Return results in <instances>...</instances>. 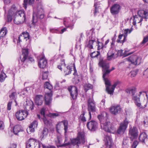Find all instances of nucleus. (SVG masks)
<instances>
[{
	"mask_svg": "<svg viewBox=\"0 0 148 148\" xmlns=\"http://www.w3.org/2000/svg\"><path fill=\"white\" fill-rule=\"evenodd\" d=\"M106 116H104L102 114L98 116L97 117L100 122L101 128L108 132L114 133L116 131V129L110 122Z\"/></svg>",
	"mask_w": 148,
	"mask_h": 148,
	"instance_id": "nucleus-1",
	"label": "nucleus"
},
{
	"mask_svg": "<svg viewBox=\"0 0 148 148\" xmlns=\"http://www.w3.org/2000/svg\"><path fill=\"white\" fill-rule=\"evenodd\" d=\"M18 10L15 4L11 6L8 12L7 16V20L8 22H10L12 20V17L16 18L18 16Z\"/></svg>",
	"mask_w": 148,
	"mask_h": 148,
	"instance_id": "nucleus-2",
	"label": "nucleus"
},
{
	"mask_svg": "<svg viewBox=\"0 0 148 148\" xmlns=\"http://www.w3.org/2000/svg\"><path fill=\"white\" fill-rule=\"evenodd\" d=\"M85 142L84 134L83 132H79L77 138L71 140V143L73 145H76L77 148L79 147L81 143H84Z\"/></svg>",
	"mask_w": 148,
	"mask_h": 148,
	"instance_id": "nucleus-3",
	"label": "nucleus"
},
{
	"mask_svg": "<svg viewBox=\"0 0 148 148\" xmlns=\"http://www.w3.org/2000/svg\"><path fill=\"white\" fill-rule=\"evenodd\" d=\"M88 110L90 116V119L91 118V112H95L96 111L95 103L93 98H89L87 101Z\"/></svg>",
	"mask_w": 148,
	"mask_h": 148,
	"instance_id": "nucleus-4",
	"label": "nucleus"
},
{
	"mask_svg": "<svg viewBox=\"0 0 148 148\" xmlns=\"http://www.w3.org/2000/svg\"><path fill=\"white\" fill-rule=\"evenodd\" d=\"M145 92L144 91H141L139 93V94L138 95H135L133 96V99L135 101V103L136 105L140 108H144L146 106V104L144 106L142 105L140 103L138 102L140 101V96L141 95L143 96L144 95V94Z\"/></svg>",
	"mask_w": 148,
	"mask_h": 148,
	"instance_id": "nucleus-5",
	"label": "nucleus"
},
{
	"mask_svg": "<svg viewBox=\"0 0 148 148\" xmlns=\"http://www.w3.org/2000/svg\"><path fill=\"white\" fill-rule=\"evenodd\" d=\"M128 124V122L126 119H125L123 122L121 123L117 130V133L121 134H123L127 129Z\"/></svg>",
	"mask_w": 148,
	"mask_h": 148,
	"instance_id": "nucleus-6",
	"label": "nucleus"
},
{
	"mask_svg": "<svg viewBox=\"0 0 148 148\" xmlns=\"http://www.w3.org/2000/svg\"><path fill=\"white\" fill-rule=\"evenodd\" d=\"M44 17V12L42 9H40L38 10L37 12H34L33 16V22L36 21L37 18L42 19Z\"/></svg>",
	"mask_w": 148,
	"mask_h": 148,
	"instance_id": "nucleus-7",
	"label": "nucleus"
},
{
	"mask_svg": "<svg viewBox=\"0 0 148 148\" xmlns=\"http://www.w3.org/2000/svg\"><path fill=\"white\" fill-rule=\"evenodd\" d=\"M127 60L132 64L134 65H139L141 62V58L136 55H133L130 56Z\"/></svg>",
	"mask_w": 148,
	"mask_h": 148,
	"instance_id": "nucleus-8",
	"label": "nucleus"
},
{
	"mask_svg": "<svg viewBox=\"0 0 148 148\" xmlns=\"http://www.w3.org/2000/svg\"><path fill=\"white\" fill-rule=\"evenodd\" d=\"M87 126L89 130L92 131H94L97 128L98 123L96 121H91L87 122Z\"/></svg>",
	"mask_w": 148,
	"mask_h": 148,
	"instance_id": "nucleus-9",
	"label": "nucleus"
},
{
	"mask_svg": "<svg viewBox=\"0 0 148 148\" xmlns=\"http://www.w3.org/2000/svg\"><path fill=\"white\" fill-rule=\"evenodd\" d=\"M70 92L71 95L73 99H76L78 95L77 89V87L74 86H70L68 88Z\"/></svg>",
	"mask_w": 148,
	"mask_h": 148,
	"instance_id": "nucleus-10",
	"label": "nucleus"
},
{
	"mask_svg": "<svg viewBox=\"0 0 148 148\" xmlns=\"http://www.w3.org/2000/svg\"><path fill=\"white\" fill-rule=\"evenodd\" d=\"M122 110L121 106L119 105L112 106L110 109L111 113L114 115H116L120 113Z\"/></svg>",
	"mask_w": 148,
	"mask_h": 148,
	"instance_id": "nucleus-11",
	"label": "nucleus"
},
{
	"mask_svg": "<svg viewBox=\"0 0 148 148\" xmlns=\"http://www.w3.org/2000/svg\"><path fill=\"white\" fill-rule=\"evenodd\" d=\"M120 8V6L119 5L114 4L110 8V12L113 15L117 14L119 13Z\"/></svg>",
	"mask_w": 148,
	"mask_h": 148,
	"instance_id": "nucleus-12",
	"label": "nucleus"
},
{
	"mask_svg": "<svg viewBox=\"0 0 148 148\" xmlns=\"http://www.w3.org/2000/svg\"><path fill=\"white\" fill-rule=\"evenodd\" d=\"M105 144L107 147L109 146V148H110L112 144V140L110 134L105 135L104 139Z\"/></svg>",
	"mask_w": 148,
	"mask_h": 148,
	"instance_id": "nucleus-13",
	"label": "nucleus"
},
{
	"mask_svg": "<svg viewBox=\"0 0 148 148\" xmlns=\"http://www.w3.org/2000/svg\"><path fill=\"white\" fill-rule=\"evenodd\" d=\"M47 64V60L45 56H42L40 58L38 62V66L41 68L44 69L46 67Z\"/></svg>",
	"mask_w": 148,
	"mask_h": 148,
	"instance_id": "nucleus-14",
	"label": "nucleus"
},
{
	"mask_svg": "<svg viewBox=\"0 0 148 148\" xmlns=\"http://www.w3.org/2000/svg\"><path fill=\"white\" fill-rule=\"evenodd\" d=\"M38 143L36 140L30 138L29 139L28 142L26 145L27 148H35Z\"/></svg>",
	"mask_w": 148,
	"mask_h": 148,
	"instance_id": "nucleus-15",
	"label": "nucleus"
},
{
	"mask_svg": "<svg viewBox=\"0 0 148 148\" xmlns=\"http://www.w3.org/2000/svg\"><path fill=\"white\" fill-rule=\"evenodd\" d=\"M34 103L32 101L27 100L26 103L24 105L25 110L27 111L29 110H32L34 108Z\"/></svg>",
	"mask_w": 148,
	"mask_h": 148,
	"instance_id": "nucleus-16",
	"label": "nucleus"
},
{
	"mask_svg": "<svg viewBox=\"0 0 148 148\" xmlns=\"http://www.w3.org/2000/svg\"><path fill=\"white\" fill-rule=\"evenodd\" d=\"M38 125L37 121H34L29 126V128L27 129V131L28 134L33 132L35 131V128L37 127Z\"/></svg>",
	"mask_w": 148,
	"mask_h": 148,
	"instance_id": "nucleus-17",
	"label": "nucleus"
},
{
	"mask_svg": "<svg viewBox=\"0 0 148 148\" xmlns=\"http://www.w3.org/2000/svg\"><path fill=\"white\" fill-rule=\"evenodd\" d=\"M58 141H56L57 146L58 147H62L64 146H66L70 145L71 143L68 142L67 143H65L61 145L62 142V137L60 135L58 136L57 137Z\"/></svg>",
	"mask_w": 148,
	"mask_h": 148,
	"instance_id": "nucleus-18",
	"label": "nucleus"
},
{
	"mask_svg": "<svg viewBox=\"0 0 148 148\" xmlns=\"http://www.w3.org/2000/svg\"><path fill=\"white\" fill-rule=\"evenodd\" d=\"M52 94L51 92L46 93L45 96V103L46 105L49 106L52 101Z\"/></svg>",
	"mask_w": 148,
	"mask_h": 148,
	"instance_id": "nucleus-19",
	"label": "nucleus"
},
{
	"mask_svg": "<svg viewBox=\"0 0 148 148\" xmlns=\"http://www.w3.org/2000/svg\"><path fill=\"white\" fill-rule=\"evenodd\" d=\"M74 73L73 75L75 76V77L73 80V82L75 84H77L80 82V79L81 78L80 75H78L77 73V70L75 65L73 66Z\"/></svg>",
	"mask_w": 148,
	"mask_h": 148,
	"instance_id": "nucleus-20",
	"label": "nucleus"
},
{
	"mask_svg": "<svg viewBox=\"0 0 148 148\" xmlns=\"http://www.w3.org/2000/svg\"><path fill=\"white\" fill-rule=\"evenodd\" d=\"M133 24L135 25L136 23H140L143 20L142 16L139 15L138 11V15L133 16Z\"/></svg>",
	"mask_w": 148,
	"mask_h": 148,
	"instance_id": "nucleus-21",
	"label": "nucleus"
},
{
	"mask_svg": "<svg viewBox=\"0 0 148 148\" xmlns=\"http://www.w3.org/2000/svg\"><path fill=\"white\" fill-rule=\"evenodd\" d=\"M22 58L21 59V61L24 62L27 58L29 51L27 48L22 49Z\"/></svg>",
	"mask_w": 148,
	"mask_h": 148,
	"instance_id": "nucleus-22",
	"label": "nucleus"
},
{
	"mask_svg": "<svg viewBox=\"0 0 148 148\" xmlns=\"http://www.w3.org/2000/svg\"><path fill=\"white\" fill-rule=\"evenodd\" d=\"M44 97L42 95H37L35 97V103L38 106L42 105L43 102Z\"/></svg>",
	"mask_w": 148,
	"mask_h": 148,
	"instance_id": "nucleus-23",
	"label": "nucleus"
},
{
	"mask_svg": "<svg viewBox=\"0 0 148 148\" xmlns=\"http://www.w3.org/2000/svg\"><path fill=\"white\" fill-rule=\"evenodd\" d=\"M138 133L137 129L136 127H134L130 128L129 134L134 138H137L138 135Z\"/></svg>",
	"mask_w": 148,
	"mask_h": 148,
	"instance_id": "nucleus-24",
	"label": "nucleus"
},
{
	"mask_svg": "<svg viewBox=\"0 0 148 148\" xmlns=\"http://www.w3.org/2000/svg\"><path fill=\"white\" fill-rule=\"evenodd\" d=\"M120 82L119 81H117L114 82V84L110 88L109 87H107L106 91L110 95L113 94L115 87L117 85L120 84Z\"/></svg>",
	"mask_w": 148,
	"mask_h": 148,
	"instance_id": "nucleus-25",
	"label": "nucleus"
},
{
	"mask_svg": "<svg viewBox=\"0 0 148 148\" xmlns=\"http://www.w3.org/2000/svg\"><path fill=\"white\" fill-rule=\"evenodd\" d=\"M25 20V15L24 11L23 10H19V20H20V23H23Z\"/></svg>",
	"mask_w": 148,
	"mask_h": 148,
	"instance_id": "nucleus-26",
	"label": "nucleus"
},
{
	"mask_svg": "<svg viewBox=\"0 0 148 148\" xmlns=\"http://www.w3.org/2000/svg\"><path fill=\"white\" fill-rule=\"evenodd\" d=\"M27 111L25 110H21V112L19 111V121H21L24 119L28 114Z\"/></svg>",
	"mask_w": 148,
	"mask_h": 148,
	"instance_id": "nucleus-27",
	"label": "nucleus"
},
{
	"mask_svg": "<svg viewBox=\"0 0 148 148\" xmlns=\"http://www.w3.org/2000/svg\"><path fill=\"white\" fill-rule=\"evenodd\" d=\"M114 50L110 49L107 53V59L109 60H110L112 59H114L117 57L116 55H114Z\"/></svg>",
	"mask_w": 148,
	"mask_h": 148,
	"instance_id": "nucleus-28",
	"label": "nucleus"
},
{
	"mask_svg": "<svg viewBox=\"0 0 148 148\" xmlns=\"http://www.w3.org/2000/svg\"><path fill=\"white\" fill-rule=\"evenodd\" d=\"M123 51L122 50H118L117 52V55L116 56H117V57L118 56H126L131 55L133 53H128V51L126 50L125 51L124 53H123Z\"/></svg>",
	"mask_w": 148,
	"mask_h": 148,
	"instance_id": "nucleus-29",
	"label": "nucleus"
},
{
	"mask_svg": "<svg viewBox=\"0 0 148 148\" xmlns=\"http://www.w3.org/2000/svg\"><path fill=\"white\" fill-rule=\"evenodd\" d=\"M138 13L139 15L142 16L143 19L148 18V11L144 10H140L138 11Z\"/></svg>",
	"mask_w": 148,
	"mask_h": 148,
	"instance_id": "nucleus-30",
	"label": "nucleus"
},
{
	"mask_svg": "<svg viewBox=\"0 0 148 148\" xmlns=\"http://www.w3.org/2000/svg\"><path fill=\"white\" fill-rule=\"evenodd\" d=\"M73 67L72 66L70 65H69L66 67H64V72L65 75H69L71 73Z\"/></svg>",
	"mask_w": 148,
	"mask_h": 148,
	"instance_id": "nucleus-31",
	"label": "nucleus"
},
{
	"mask_svg": "<svg viewBox=\"0 0 148 148\" xmlns=\"http://www.w3.org/2000/svg\"><path fill=\"white\" fill-rule=\"evenodd\" d=\"M70 20L69 18H64V24L67 27H69L71 29L73 28V25H70L69 23V21Z\"/></svg>",
	"mask_w": 148,
	"mask_h": 148,
	"instance_id": "nucleus-32",
	"label": "nucleus"
},
{
	"mask_svg": "<svg viewBox=\"0 0 148 148\" xmlns=\"http://www.w3.org/2000/svg\"><path fill=\"white\" fill-rule=\"evenodd\" d=\"M123 34H121L119 36L118 39L117 40L116 42L118 43H121L123 44L126 41V35L123 36Z\"/></svg>",
	"mask_w": 148,
	"mask_h": 148,
	"instance_id": "nucleus-33",
	"label": "nucleus"
},
{
	"mask_svg": "<svg viewBox=\"0 0 148 148\" xmlns=\"http://www.w3.org/2000/svg\"><path fill=\"white\" fill-rule=\"evenodd\" d=\"M24 0L23 3V6L24 8L26 9L27 8V5L28 4L29 5H32L34 3V0Z\"/></svg>",
	"mask_w": 148,
	"mask_h": 148,
	"instance_id": "nucleus-34",
	"label": "nucleus"
},
{
	"mask_svg": "<svg viewBox=\"0 0 148 148\" xmlns=\"http://www.w3.org/2000/svg\"><path fill=\"white\" fill-rule=\"evenodd\" d=\"M99 65L105 69H108L109 68V64L106 63L104 61H101L99 62Z\"/></svg>",
	"mask_w": 148,
	"mask_h": 148,
	"instance_id": "nucleus-35",
	"label": "nucleus"
},
{
	"mask_svg": "<svg viewBox=\"0 0 148 148\" xmlns=\"http://www.w3.org/2000/svg\"><path fill=\"white\" fill-rule=\"evenodd\" d=\"M147 136L145 133H142L140 134L139 139L140 141L143 143L145 142V140L147 138Z\"/></svg>",
	"mask_w": 148,
	"mask_h": 148,
	"instance_id": "nucleus-36",
	"label": "nucleus"
},
{
	"mask_svg": "<svg viewBox=\"0 0 148 148\" xmlns=\"http://www.w3.org/2000/svg\"><path fill=\"white\" fill-rule=\"evenodd\" d=\"M7 31L6 27L2 28L0 31V39L5 36L7 34Z\"/></svg>",
	"mask_w": 148,
	"mask_h": 148,
	"instance_id": "nucleus-37",
	"label": "nucleus"
},
{
	"mask_svg": "<svg viewBox=\"0 0 148 148\" xmlns=\"http://www.w3.org/2000/svg\"><path fill=\"white\" fill-rule=\"evenodd\" d=\"M90 39L87 45V47L90 49H92L93 48V43L96 41L94 39H92V38H91Z\"/></svg>",
	"mask_w": 148,
	"mask_h": 148,
	"instance_id": "nucleus-38",
	"label": "nucleus"
},
{
	"mask_svg": "<svg viewBox=\"0 0 148 148\" xmlns=\"http://www.w3.org/2000/svg\"><path fill=\"white\" fill-rule=\"evenodd\" d=\"M148 41V34L144 37L142 41L140 43L139 46L140 47L143 46L145 43Z\"/></svg>",
	"mask_w": 148,
	"mask_h": 148,
	"instance_id": "nucleus-39",
	"label": "nucleus"
},
{
	"mask_svg": "<svg viewBox=\"0 0 148 148\" xmlns=\"http://www.w3.org/2000/svg\"><path fill=\"white\" fill-rule=\"evenodd\" d=\"M23 36L24 39H25L27 38L28 39H29V33L26 32H23L22 34H20L19 35V37L20 36ZM20 41H21L20 40V38H19V42H20Z\"/></svg>",
	"mask_w": 148,
	"mask_h": 148,
	"instance_id": "nucleus-40",
	"label": "nucleus"
},
{
	"mask_svg": "<svg viewBox=\"0 0 148 148\" xmlns=\"http://www.w3.org/2000/svg\"><path fill=\"white\" fill-rule=\"evenodd\" d=\"M6 75L5 73L2 71L0 74V81L1 82H3L6 77Z\"/></svg>",
	"mask_w": 148,
	"mask_h": 148,
	"instance_id": "nucleus-41",
	"label": "nucleus"
},
{
	"mask_svg": "<svg viewBox=\"0 0 148 148\" xmlns=\"http://www.w3.org/2000/svg\"><path fill=\"white\" fill-rule=\"evenodd\" d=\"M59 115L60 114L59 112L56 113H50L48 114L49 116L51 118H55Z\"/></svg>",
	"mask_w": 148,
	"mask_h": 148,
	"instance_id": "nucleus-42",
	"label": "nucleus"
},
{
	"mask_svg": "<svg viewBox=\"0 0 148 148\" xmlns=\"http://www.w3.org/2000/svg\"><path fill=\"white\" fill-rule=\"evenodd\" d=\"M44 86L45 88L48 89L50 90L52 89V85L48 82H46Z\"/></svg>",
	"mask_w": 148,
	"mask_h": 148,
	"instance_id": "nucleus-43",
	"label": "nucleus"
},
{
	"mask_svg": "<svg viewBox=\"0 0 148 148\" xmlns=\"http://www.w3.org/2000/svg\"><path fill=\"white\" fill-rule=\"evenodd\" d=\"M100 55V53L99 51H94L91 53L90 54V56L92 58H95L97 57Z\"/></svg>",
	"mask_w": 148,
	"mask_h": 148,
	"instance_id": "nucleus-44",
	"label": "nucleus"
},
{
	"mask_svg": "<svg viewBox=\"0 0 148 148\" xmlns=\"http://www.w3.org/2000/svg\"><path fill=\"white\" fill-rule=\"evenodd\" d=\"M103 79L105 81V84L106 85V90L107 87H109L111 86V83L109 80L107 78L104 77Z\"/></svg>",
	"mask_w": 148,
	"mask_h": 148,
	"instance_id": "nucleus-45",
	"label": "nucleus"
},
{
	"mask_svg": "<svg viewBox=\"0 0 148 148\" xmlns=\"http://www.w3.org/2000/svg\"><path fill=\"white\" fill-rule=\"evenodd\" d=\"M64 126V130L65 131V133H66L68 130V122L67 120H64L62 121Z\"/></svg>",
	"mask_w": 148,
	"mask_h": 148,
	"instance_id": "nucleus-46",
	"label": "nucleus"
},
{
	"mask_svg": "<svg viewBox=\"0 0 148 148\" xmlns=\"http://www.w3.org/2000/svg\"><path fill=\"white\" fill-rule=\"evenodd\" d=\"M85 114V112L84 111H82V114L79 117V119L82 121L85 122L86 121V119L84 115Z\"/></svg>",
	"mask_w": 148,
	"mask_h": 148,
	"instance_id": "nucleus-47",
	"label": "nucleus"
},
{
	"mask_svg": "<svg viewBox=\"0 0 148 148\" xmlns=\"http://www.w3.org/2000/svg\"><path fill=\"white\" fill-rule=\"evenodd\" d=\"M62 63H60L59 65H58L57 66V67L60 69L61 71H62V68L61 67L62 66H64L65 67L66 66V64L65 63L64 60L62 59L61 60Z\"/></svg>",
	"mask_w": 148,
	"mask_h": 148,
	"instance_id": "nucleus-48",
	"label": "nucleus"
},
{
	"mask_svg": "<svg viewBox=\"0 0 148 148\" xmlns=\"http://www.w3.org/2000/svg\"><path fill=\"white\" fill-rule=\"evenodd\" d=\"M13 132L16 135L18 134V125H15L13 128Z\"/></svg>",
	"mask_w": 148,
	"mask_h": 148,
	"instance_id": "nucleus-49",
	"label": "nucleus"
},
{
	"mask_svg": "<svg viewBox=\"0 0 148 148\" xmlns=\"http://www.w3.org/2000/svg\"><path fill=\"white\" fill-rule=\"evenodd\" d=\"M110 72H111V71L109 69H104L103 71V78H104V77H105L106 75L108 74Z\"/></svg>",
	"mask_w": 148,
	"mask_h": 148,
	"instance_id": "nucleus-50",
	"label": "nucleus"
},
{
	"mask_svg": "<svg viewBox=\"0 0 148 148\" xmlns=\"http://www.w3.org/2000/svg\"><path fill=\"white\" fill-rule=\"evenodd\" d=\"M84 88L85 90H88L89 89H91L92 88V85L89 84H86L85 85Z\"/></svg>",
	"mask_w": 148,
	"mask_h": 148,
	"instance_id": "nucleus-51",
	"label": "nucleus"
},
{
	"mask_svg": "<svg viewBox=\"0 0 148 148\" xmlns=\"http://www.w3.org/2000/svg\"><path fill=\"white\" fill-rule=\"evenodd\" d=\"M129 92L130 94L133 96L135 95V93L136 92L135 89L134 88H130L129 89Z\"/></svg>",
	"mask_w": 148,
	"mask_h": 148,
	"instance_id": "nucleus-52",
	"label": "nucleus"
},
{
	"mask_svg": "<svg viewBox=\"0 0 148 148\" xmlns=\"http://www.w3.org/2000/svg\"><path fill=\"white\" fill-rule=\"evenodd\" d=\"M132 30L129 29H125L123 32V36H126V37L127 36V34L128 33L130 34Z\"/></svg>",
	"mask_w": 148,
	"mask_h": 148,
	"instance_id": "nucleus-53",
	"label": "nucleus"
},
{
	"mask_svg": "<svg viewBox=\"0 0 148 148\" xmlns=\"http://www.w3.org/2000/svg\"><path fill=\"white\" fill-rule=\"evenodd\" d=\"M48 129L46 128H44L42 131V134L43 137L47 136L48 134Z\"/></svg>",
	"mask_w": 148,
	"mask_h": 148,
	"instance_id": "nucleus-54",
	"label": "nucleus"
},
{
	"mask_svg": "<svg viewBox=\"0 0 148 148\" xmlns=\"http://www.w3.org/2000/svg\"><path fill=\"white\" fill-rule=\"evenodd\" d=\"M42 79H46L48 77V72H45L42 74Z\"/></svg>",
	"mask_w": 148,
	"mask_h": 148,
	"instance_id": "nucleus-55",
	"label": "nucleus"
},
{
	"mask_svg": "<svg viewBox=\"0 0 148 148\" xmlns=\"http://www.w3.org/2000/svg\"><path fill=\"white\" fill-rule=\"evenodd\" d=\"M138 70H134L131 71L130 72L131 76L132 77H135L137 74Z\"/></svg>",
	"mask_w": 148,
	"mask_h": 148,
	"instance_id": "nucleus-56",
	"label": "nucleus"
},
{
	"mask_svg": "<svg viewBox=\"0 0 148 148\" xmlns=\"http://www.w3.org/2000/svg\"><path fill=\"white\" fill-rule=\"evenodd\" d=\"M12 103V101H10L7 105V110H10L11 109V106Z\"/></svg>",
	"mask_w": 148,
	"mask_h": 148,
	"instance_id": "nucleus-57",
	"label": "nucleus"
},
{
	"mask_svg": "<svg viewBox=\"0 0 148 148\" xmlns=\"http://www.w3.org/2000/svg\"><path fill=\"white\" fill-rule=\"evenodd\" d=\"M143 75L145 78L148 77V69H147L144 72Z\"/></svg>",
	"mask_w": 148,
	"mask_h": 148,
	"instance_id": "nucleus-58",
	"label": "nucleus"
},
{
	"mask_svg": "<svg viewBox=\"0 0 148 148\" xmlns=\"http://www.w3.org/2000/svg\"><path fill=\"white\" fill-rule=\"evenodd\" d=\"M43 121L44 123L46 125H48L49 123V121L47 120L45 116L43 119Z\"/></svg>",
	"mask_w": 148,
	"mask_h": 148,
	"instance_id": "nucleus-59",
	"label": "nucleus"
},
{
	"mask_svg": "<svg viewBox=\"0 0 148 148\" xmlns=\"http://www.w3.org/2000/svg\"><path fill=\"white\" fill-rule=\"evenodd\" d=\"M94 6L95 8V9L94 10V15L95 16H96V15L97 13L98 12V11L97 8L96 6V3H95L94 4Z\"/></svg>",
	"mask_w": 148,
	"mask_h": 148,
	"instance_id": "nucleus-60",
	"label": "nucleus"
},
{
	"mask_svg": "<svg viewBox=\"0 0 148 148\" xmlns=\"http://www.w3.org/2000/svg\"><path fill=\"white\" fill-rule=\"evenodd\" d=\"M138 143V142L137 140L134 141L132 145L133 148H136L137 146Z\"/></svg>",
	"mask_w": 148,
	"mask_h": 148,
	"instance_id": "nucleus-61",
	"label": "nucleus"
},
{
	"mask_svg": "<svg viewBox=\"0 0 148 148\" xmlns=\"http://www.w3.org/2000/svg\"><path fill=\"white\" fill-rule=\"evenodd\" d=\"M45 108H43L41 109L40 110V113L44 117L45 116Z\"/></svg>",
	"mask_w": 148,
	"mask_h": 148,
	"instance_id": "nucleus-62",
	"label": "nucleus"
},
{
	"mask_svg": "<svg viewBox=\"0 0 148 148\" xmlns=\"http://www.w3.org/2000/svg\"><path fill=\"white\" fill-rule=\"evenodd\" d=\"M16 95V94L15 92H12L11 95H10V97L12 99H14L15 98V96Z\"/></svg>",
	"mask_w": 148,
	"mask_h": 148,
	"instance_id": "nucleus-63",
	"label": "nucleus"
},
{
	"mask_svg": "<svg viewBox=\"0 0 148 148\" xmlns=\"http://www.w3.org/2000/svg\"><path fill=\"white\" fill-rule=\"evenodd\" d=\"M4 127V125L2 121H0V130H3Z\"/></svg>",
	"mask_w": 148,
	"mask_h": 148,
	"instance_id": "nucleus-64",
	"label": "nucleus"
}]
</instances>
